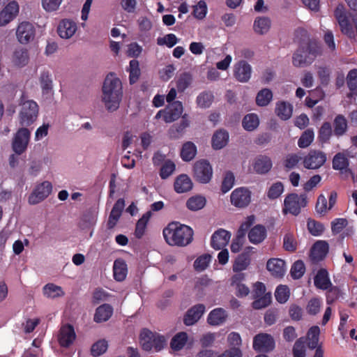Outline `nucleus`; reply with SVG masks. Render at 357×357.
<instances>
[{
  "mask_svg": "<svg viewBox=\"0 0 357 357\" xmlns=\"http://www.w3.org/2000/svg\"><path fill=\"white\" fill-rule=\"evenodd\" d=\"M156 333L144 329L140 334V343L143 349L150 351L153 349V345L155 340Z\"/></svg>",
  "mask_w": 357,
  "mask_h": 357,
  "instance_id": "4c0bfd02",
  "label": "nucleus"
},
{
  "mask_svg": "<svg viewBox=\"0 0 357 357\" xmlns=\"http://www.w3.org/2000/svg\"><path fill=\"white\" fill-rule=\"evenodd\" d=\"M39 107L36 102L22 96L19 102L17 118L22 128L34 123L38 116Z\"/></svg>",
  "mask_w": 357,
  "mask_h": 357,
  "instance_id": "7ed1b4c3",
  "label": "nucleus"
},
{
  "mask_svg": "<svg viewBox=\"0 0 357 357\" xmlns=\"http://www.w3.org/2000/svg\"><path fill=\"white\" fill-rule=\"evenodd\" d=\"M245 279V275L244 273H236L231 278V286L239 297L246 296L250 293V289L244 283Z\"/></svg>",
  "mask_w": 357,
  "mask_h": 357,
  "instance_id": "4be33fe9",
  "label": "nucleus"
},
{
  "mask_svg": "<svg viewBox=\"0 0 357 357\" xmlns=\"http://www.w3.org/2000/svg\"><path fill=\"white\" fill-rule=\"evenodd\" d=\"M29 61V52L25 49L17 50L14 52L12 62L17 68L26 66Z\"/></svg>",
  "mask_w": 357,
  "mask_h": 357,
  "instance_id": "e433bc0d",
  "label": "nucleus"
},
{
  "mask_svg": "<svg viewBox=\"0 0 357 357\" xmlns=\"http://www.w3.org/2000/svg\"><path fill=\"white\" fill-rule=\"evenodd\" d=\"M52 185L48 181L38 183L29 197L28 202L35 205L45 200L52 193Z\"/></svg>",
  "mask_w": 357,
  "mask_h": 357,
  "instance_id": "1a4fd4ad",
  "label": "nucleus"
},
{
  "mask_svg": "<svg viewBox=\"0 0 357 357\" xmlns=\"http://www.w3.org/2000/svg\"><path fill=\"white\" fill-rule=\"evenodd\" d=\"M252 167L256 173L263 174L270 171L272 167V162L268 157L259 155L253 160Z\"/></svg>",
  "mask_w": 357,
  "mask_h": 357,
  "instance_id": "c756f323",
  "label": "nucleus"
},
{
  "mask_svg": "<svg viewBox=\"0 0 357 357\" xmlns=\"http://www.w3.org/2000/svg\"><path fill=\"white\" fill-rule=\"evenodd\" d=\"M284 185L282 182L278 181L273 183L268 188L266 195L269 199H275L281 196L284 192Z\"/></svg>",
  "mask_w": 357,
  "mask_h": 357,
  "instance_id": "09e8293b",
  "label": "nucleus"
},
{
  "mask_svg": "<svg viewBox=\"0 0 357 357\" xmlns=\"http://www.w3.org/2000/svg\"><path fill=\"white\" fill-rule=\"evenodd\" d=\"M314 284L317 288L322 289H326L331 286V283L326 270L321 269L318 271L314 278Z\"/></svg>",
  "mask_w": 357,
  "mask_h": 357,
  "instance_id": "79ce46f5",
  "label": "nucleus"
},
{
  "mask_svg": "<svg viewBox=\"0 0 357 357\" xmlns=\"http://www.w3.org/2000/svg\"><path fill=\"white\" fill-rule=\"evenodd\" d=\"M77 25L75 22L70 19H62L59 21L56 32L60 38L63 39H70L76 33Z\"/></svg>",
  "mask_w": 357,
  "mask_h": 357,
  "instance_id": "a211bd4d",
  "label": "nucleus"
},
{
  "mask_svg": "<svg viewBox=\"0 0 357 357\" xmlns=\"http://www.w3.org/2000/svg\"><path fill=\"white\" fill-rule=\"evenodd\" d=\"M230 201L237 208H245L251 202V192L245 187L237 188L231 193Z\"/></svg>",
  "mask_w": 357,
  "mask_h": 357,
  "instance_id": "f8f14e48",
  "label": "nucleus"
},
{
  "mask_svg": "<svg viewBox=\"0 0 357 357\" xmlns=\"http://www.w3.org/2000/svg\"><path fill=\"white\" fill-rule=\"evenodd\" d=\"M307 226L309 232L314 236L321 235L325 229L323 224L311 219L308 220Z\"/></svg>",
  "mask_w": 357,
  "mask_h": 357,
  "instance_id": "680f3d73",
  "label": "nucleus"
},
{
  "mask_svg": "<svg viewBox=\"0 0 357 357\" xmlns=\"http://www.w3.org/2000/svg\"><path fill=\"white\" fill-rule=\"evenodd\" d=\"M267 236V231L264 226L257 225L252 227L248 234V238L253 245H259L261 243Z\"/></svg>",
  "mask_w": 357,
  "mask_h": 357,
  "instance_id": "a878e982",
  "label": "nucleus"
},
{
  "mask_svg": "<svg viewBox=\"0 0 357 357\" xmlns=\"http://www.w3.org/2000/svg\"><path fill=\"white\" fill-rule=\"evenodd\" d=\"M255 252V248L248 246L244 251L238 255L234 261L232 271L236 273L245 271L251 264V255Z\"/></svg>",
  "mask_w": 357,
  "mask_h": 357,
  "instance_id": "9b49d317",
  "label": "nucleus"
},
{
  "mask_svg": "<svg viewBox=\"0 0 357 357\" xmlns=\"http://www.w3.org/2000/svg\"><path fill=\"white\" fill-rule=\"evenodd\" d=\"M76 339L74 328L70 325L63 326L59 332L58 340L63 347H68L73 344Z\"/></svg>",
  "mask_w": 357,
  "mask_h": 357,
  "instance_id": "b1692460",
  "label": "nucleus"
},
{
  "mask_svg": "<svg viewBox=\"0 0 357 357\" xmlns=\"http://www.w3.org/2000/svg\"><path fill=\"white\" fill-rule=\"evenodd\" d=\"M43 294L47 298L55 299L64 296L65 291L61 286L47 283L43 287Z\"/></svg>",
  "mask_w": 357,
  "mask_h": 357,
  "instance_id": "7c9ffc66",
  "label": "nucleus"
},
{
  "mask_svg": "<svg viewBox=\"0 0 357 357\" xmlns=\"http://www.w3.org/2000/svg\"><path fill=\"white\" fill-rule=\"evenodd\" d=\"M235 177L232 172H226L222 181L221 190L223 193L229 191L234 185Z\"/></svg>",
  "mask_w": 357,
  "mask_h": 357,
  "instance_id": "774afa93",
  "label": "nucleus"
},
{
  "mask_svg": "<svg viewBox=\"0 0 357 357\" xmlns=\"http://www.w3.org/2000/svg\"><path fill=\"white\" fill-rule=\"evenodd\" d=\"M208 13V7L204 0H200L192 7V15L199 20H204Z\"/></svg>",
  "mask_w": 357,
  "mask_h": 357,
  "instance_id": "a18cd8bd",
  "label": "nucleus"
},
{
  "mask_svg": "<svg viewBox=\"0 0 357 357\" xmlns=\"http://www.w3.org/2000/svg\"><path fill=\"white\" fill-rule=\"evenodd\" d=\"M259 124V119L255 114H248L245 115L243 119L242 125L243 128L247 131H252L255 130Z\"/></svg>",
  "mask_w": 357,
  "mask_h": 357,
  "instance_id": "37998d69",
  "label": "nucleus"
},
{
  "mask_svg": "<svg viewBox=\"0 0 357 357\" xmlns=\"http://www.w3.org/2000/svg\"><path fill=\"white\" fill-rule=\"evenodd\" d=\"M176 165L174 162L167 160L162 164L160 171V176L162 179H166L169 177L175 171Z\"/></svg>",
  "mask_w": 357,
  "mask_h": 357,
  "instance_id": "052dcab7",
  "label": "nucleus"
},
{
  "mask_svg": "<svg viewBox=\"0 0 357 357\" xmlns=\"http://www.w3.org/2000/svg\"><path fill=\"white\" fill-rule=\"evenodd\" d=\"M205 312V306L203 304H197L189 309L185 317L184 324L186 326H192L197 323Z\"/></svg>",
  "mask_w": 357,
  "mask_h": 357,
  "instance_id": "393cba45",
  "label": "nucleus"
},
{
  "mask_svg": "<svg viewBox=\"0 0 357 357\" xmlns=\"http://www.w3.org/2000/svg\"><path fill=\"white\" fill-rule=\"evenodd\" d=\"M228 314L226 310L218 307L211 311L207 317L208 324L214 326L222 325L227 319Z\"/></svg>",
  "mask_w": 357,
  "mask_h": 357,
  "instance_id": "cd10ccee",
  "label": "nucleus"
},
{
  "mask_svg": "<svg viewBox=\"0 0 357 357\" xmlns=\"http://www.w3.org/2000/svg\"><path fill=\"white\" fill-rule=\"evenodd\" d=\"M332 135V128L328 122H325L319 130V139L322 142H326Z\"/></svg>",
  "mask_w": 357,
  "mask_h": 357,
  "instance_id": "69168bd1",
  "label": "nucleus"
},
{
  "mask_svg": "<svg viewBox=\"0 0 357 357\" xmlns=\"http://www.w3.org/2000/svg\"><path fill=\"white\" fill-rule=\"evenodd\" d=\"M17 1H11L0 10V26H5L12 22L19 13Z\"/></svg>",
  "mask_w": 357,
  "mask_h": 357,
  "instance_id": "dca6fc26",
  "label": "nucleus"
},
{
  "mask_svg": "<svg viewBox=\"0 0 357 357\" xmlns=\"http://www.w3.org/2000/svg\"><path fill=\"white\" fill-rule=\"evenodd\" d=\"M292 353L294 357H305L306 347L303 337L298 339L293 347Z\"/></svg>",
  "mask_w": 357,
  "mask_h": 357,
  "instance_id": "bf43d9fd",
  "label": "nucleus"
},
{
  "mask_svg": "<svg viewBox=\"0 0 357 357\" xmlns=\"http://www.w3.org/2000/svg\"><path fill=\"white\" fill-rule=\"evenodd\" d=\"M192 176L194 180L201 184L209 183L213 177V169L206 159L197 160L192 165Z\"/></svg>",
  "mask_w": 357,
  "mask_h": 357,
  "instance_id": "423d86ee",
  "label": "nucleus"
},
{
  "mask_svg": "<svg viewBox=\"0 0 357 357\" xmlns=\"http://www.w3.org/2000/svg\"><path fill=\"white\" fill-rule=\"evenodd\" d=\"M211 260V256L208 254H204L199 257L194 262V268L197 271H203L205 270Z\"/></svg>",
  "mask_w": 357,
  "mask_h": 357,
  "instance_id": "13d9d810",
  "label": "nucleus"
},
{
  "mask_svg": "<svg viewBox=\"0 0 357 357\" xmlns=\"http://www.w3.org/2000/svg\"><path fill=\"white\" fill-rule=\"evenodd\" d=\"M63 0H41L42 8L47 13H55L61 8Z\"/></svg>",
  "mask_w": 357,
  "mask_h": 357,
  "instance_id": "de8ad7c7",
  "label": "nucleus"
},
{
  "mask_svg": "<svg viewBox=\"0 0 357 357\" xmlns=\"http://www.w3.org/2000/svg\"><path fill=\"white\" fill-rule=\"evenodd\" d=\"M293 113V106L289 102L280 101L276 103L275 114L282 120L291 118Z\"/></svg>",
  "mask_w": 357,
  "mask_h": 357,
  "instance_id": "f704fd0d",
  "label": "nucleus"
},
{
  "mask_svg": "<svg viewBox=\"0 0 357 357\" xmlns=\"http://www.w3.org/2000/svg\"><path fill=\"white\" fill-rule=\"evenodd\" d=\"M192 181L187 174H180L174 181V188L177 193L187 192L192 190Z\"/></svg>",
  "mask_w": 357,
  "mask_h": 357,
  "instance_id": "c85d7f7f",
  "label": "nucleus"
},
{
  "mask_svg": "<svg viewBox=\"0 0 357 357\" xmlns=\"http://www.w3.org/2000/svg\"><path fill=\"white\" fill-rule=\"evenodd\" d=\"M256 300L252 306L255 309H261L268 306L271 302V294L267 293L260 297H255Z\"/></svg>",
  "mask_w": 357,
  "mask_h": 357,
  "instance_id": "338daca9",
  "label": "nucleus"
},
{
  "mask_svg": "<svg viewBox=\"0 0 357 357\" xmlns=\"http://www.w3.org/2000/svg\"><path fill=\"white\" fill-rule=\"evenodd\" d=\"M163 236L165 241L172 246H186L193 238L192 229L178 222L169 223L163 229Z\"/></svg>",
  "mask_w": 357,
  "mask_h": 357,
  "instance_id": "f03ea898",
  "label": "nucleus"
},
{
  "mask_svg": "<svg viewBox=\"0 0 357 357\" xmlns=\"http://www.w3.org/2000/svg\"><path fill=\"white\" fill-rule=\"evenodd\" d=\"M320 328L317 326H312L307 333V346L310 349H315L318 347Z\"/></svg>",
  "mask_w": 357,
  "mask_h": 357,
  "instance_id": "a19ab883",
  "label": "nucleus"
},
{
  "mask_svg": "<svg viewBox=\"0 0 357 357\" xmlns=\"http://www.w3.org/2000/svg\"><path fill=\"white\" fill-rule=\"evenodd\" d=\"M178 38L174 33H168L163 37H159L157 39L158 45H166L168 47H174L178 43Z\"/></svg>",
  "mask_w": 357,
  "mask_h": 357,
  "instance_id": "e2e57ef3",
  "label": "nucleus"
},
{
  "mask_svg": "<svg viewBox=\"0 0 357 357\" xmlns=\"http://www.w3.org/2000/svg\"><path fill=\"white\" fill-rule=\"evenodd\" d=\"M231 236V234L229 231L224 229H219L212 234L211 245L216 250H221L228 244Z\"/></svg>",
  "mask_w": 357,
  "mask_h": 357,
  "instance_id": "aec40b11",
  "label": "nucleus"
},
{
  "mask_svg": "<svg viewBox=\"0 0 357 357\" xmlns=\"http://www.w3.org/2000/svg\"><path fill=\"white\" fill-rule=\"evenodd\" d=\"M128 274L127 264L123 259H118L114 261L113 265V275L115 280L123 281Z\"/></svg>",
  "mask_w": 357,
  "mask_h": 357,
  "instance_id": "2f4dec72",
  "label": "nucleus"
},
{
  "mask_svg": "<svg viewBox=\"0 0 357 357\" xmlns=\"http://www.w3.org/2000/svg\"><path fill=\"white\" fill-rule=\"evenodd\" d=\"M305 271L304 263L301 260H298L292 265L290 273L293 278L298 279L303 275Z\"/></svg>",
  "mask_w": 357,
  "mask_h": 357,
  "instance_id": "0e129e2a",
  "label": "nucleus"
},
{
  "mask_svg": "<svg viewBox=\"0 0 357 357\" xmlns=\"http://www.w3.org/2000/svg\"><path fill=\"white\" fill-rule=\"evenodd\" d=\"M273 98V93L271 90L264 89L257 95L256 102L257 105L263 107L269 104Z\"/></svg>",
  "mask_w": 357,
  "mask_h": 357,
  "instance_id": "603ef678",
  "label": "nucleus"
},
{
  "mask_svg": "<svg viewBox=\"0 0 357 357\" xmlns=\"http://www.w3.org/2000/svg\"><path fill=\"white\" fill-rule=\"evenodd\" d=\"M333 126L334 133L336 136H342L347 132V122L346 119L342 115H338L335 117Z\"/></svg>",
  "mask_w": 357,
  "mask_h": 357,
  "instance_id": "49530a36",
  "label": "nucleus"
},
{
  "mask_svg": "<svg viewBox=\"0 0 357 357\" xmlns=\"http://www.w3.org/2000/svg\"><path fill=\"white\" fill-rule=\"evenodd\" d=\"M349 161L342 153H337L333 159V167L337 170H343L347 168Z\"/></svg>",
  "mask_w": 357,
  "mask_h": 357,
  "instance_id": "5fc2aeb1",
  "label": "nucleus"
},
{
  "mask_svg": "<svg viewBox=\"0 0 357 357\" xmlns=\"http://www.w3.org/2000/svg\"><path fill=\"white\" fill-rule=\"evenodd\" d=\"M307 203V197L305 195L289 194L284 199L282 213L297 215L300 213L301 209L306 206Z\"/></svg>",
  "mask_w": 357,
  "mask_h": 357,
  "instance_id": "0eeeda50",
  "label": "nucleus"
},
{
  "mask_svg": "<svg viewBox=\"0 0 357 357\" xmlns=\"http://www.w3.org/2000/svg\"><path fill=\"white\" fill-rule=\"evenodd\" d=\"M213 101V95L210 92H204L197 98V104L201 108H208Z\"/></svg>",
  "mask_w": 357,
  "mask_h": 357,
  "instance_id": "4d7b16f0",
  "label": "nucleus"
},
{
  "mask_svg": "<svg viewBox=\"0 0 357 357\" xmlns=\"http://www.w3.org/2000/svg\"><path fill=\"white\" fill-rule=\"evenodd\" d=\"M326 160L327 156L324 152L312 149L303 158V165L305 169L315 170L324 166Z\"/></svg>",
  "mask_w": 357,
  "mask_h": 357,
  "instance_id": "6e6552de",
  "label": "nucleus"
},
{
  "mask_svg": "<svg viewBox=\"0 0 357 357\" xmlns=\"http://www.w3.org/2000/svg\"><path fill=\"white\" fill-rule=\"evenodd\" d=\"M113 309L108 304L99 306L95 312L93 320L96 323L107 321L112 315Z\"/></svg>",
  "mask_w": 357,
  "mask_h": 357,
  "instance_id": "72a5a7b5",
  "label": "nucleus"
},
{
  "mask_svg": "<svg viewBox=\"0 0 357 357\" xmlns=\"http://www.w3.org/2000/svg\"><path fill=\"white\" fill-rule=\"evenodd\" d=\"M229 140V135L227 131L218 130L211 137V146L214 150H220L227 145Z\"/></svg>",
  "mask_w": 357,
  "mask_h": 357,
  "instance_id": "bb28decb",
  "label": "nucleus"
},
{
  "mask_svg": "<svg viewBox=\"0 0 357 357\" xmlns=\"http://www.w3.org/2000/svg\"><path fill=\"white\" fill-rule=\"evenodd\" d=\"M39 83L42 94L46 98H51L54 95L53 79L52 73L48 69H43L39 75Z\"/></svg>",
  "mask_w": 357,
  "mask_h": 357,
  "instance_id": "f3484780",
  "label": "nucleus"
},
{
  "mask_svg": "<svg viewBox=\"0 0 357 357\" xmlns=\"http://www.w3.org/2000/svg\"><path fill=\"white\" fill-rule=\"evenodd\" d=\"M197 146L191 142H185L181 151V157L184 161L192 160L197 155Z\"/></svg>",
  "mask_w": 357,
  "mask_h": 357,
  "instance_id": "ea45409f",
  "label": "nucleus"
},
{
  "mask_svg": "<svg viewBox=\"0 0 357 357\" xmlns=\"http://www.w3.org/2000/svg\"><path fill=\"white\" fill-rule=\"evenodd\" d=\"M271 26L269 18L266 17H257L253 24V29L255 32L259 35H264L268 32Z\"/></svg>",
  "mask_w": 357,
  "mask_h": 357,
  "instance_id": "c9c22d12",
  "label": "nucleus"
},
{
  "mask_svg": "<svg viewBox=\"0 0 357 357\" xmlns=\"http://www.w3.org/2000/svg\"><path fill=\"white\" fill-rule=\"evenodd\" d=\"M275 348L273 337L267 333H259L254 337L253 349L257 351L268 352Z\"/></svg>",
  "mask_w": 357,
  "mask_h": 357,
  "instance_id": "2eb2a0df",
  "label": "nucleus"
},
{
  "mask_svg": "<svg viewBox=\"0 0 357 357\" xmlns=\"http://www.w3.org/2000/svg\"><path fill=\"white\" fill-rule=\"evenodd\" d=\"M129 73V81L131 84L137 82L139 78L141 71L138 61L133 59L130 61L129 66L127 68Z\"/></svg>",
  "mask_w": 357,
  "mask_h": 357,
  "instance_id": "c03bdc74",
  "label": "nucleus"
},
{
  "mask_svg": "<svg viewBox=\"0 0 357 357\" xmlns=\"http://www.w3.org/2000/svg\"><path fill=\"white\" fill-rule=\"evenodd\" d=\"M234 76L240 82H247L251 77L252 67L245 61L236 62L233 68Z\"/></svg>",
  "mask_w": 357,
  "mask_h": 357,
  "instance_id": "6ab92c4d",
  "label": "nucleus"
},
{
  "mask_svg": "<svg viewBox=\"0 0 357 357\" xmlns=\"http://www.w3.org/2000/svg\"><path fill=\"white\" fill-rule=\"evenodd\" d=\"M123 84L121 79L114 73H109L102 87V102L105 109L113 112L116 111L123 98Z\"/></svg>",
  "mask_w": 357,
  "mask_h": 357,
  "instance_id": "f257e3e1",
  "label": "nucleus"
},
{
  "mask_svg": "<svg viewBox=\"0 0 357 357\" xmlns=\"http://www.w3.org/2000/svg\"><path fill=\"white\" fill-rule=\"evenodd\" d=\"M206 203L205 197L202 195H195L190 197L186 202V207L192 211H197L202 209Z\"/></svg>",
  "mask_w": 357,
  "mask_h": 357,
  "instance_id": "58836bf2",
  "label": "nucleus"
},
{
  "mask_svg": "<svg viewBox=\"0 0 357 357\" xmlns=\"http://www.w3.org/2000/svg\"><path fill=\"white\" fill-rule=\"evenodd\" d=\"M17 41L26 45L33 40L35 36V29L32 24L28 22H22L20 23L16 29L15 32Z\"/></svg>",
  "mask_w": 357,
  "mask_h": 357,
  "instance_id": "4468645a",
  "label": "nucleus"
},
{
  "mask_svg": "<svg viewBox=\"0 0 357 357\" xmlns=\"http://www.w3.org/2000/svg\"><path fill=\"white\" fill-rule=\"evenodd\" d=\"M150 216L151 213L150 212H148L143 215V216L137 222L135 231V235L137 238H140L144 236Z\"/></svg>",
  "mask_w": 357,
  "mask_h": 357,
  "instance_id": "8fccbe9b",
  "label": "nucleus"
},
{
  "mask_svg": "<svg viewBox=\"0 0 357 357\" xmlns=\"http://www.w3.org/2000/svg\"><path fill=\"white\" fill-rule=\"evenodd\" d=\"M328 252V245L324 241H317L311 250V257L314 260H321Z\"/></svg>",
  "mask_w": 357,
  "mask_h": 357,
  "instance_id": "473e14b6",
  "label": "nucleus"
},
{
  "mask_svg": "<svg viewBox=\"0 0 357 357\" xmlns=\"http://www.w3.org/2000/svg\"><path fill=\"white\" fill-rule=\"evenodd\" d=\"M290 296V291L287 286L280 284L275 291V297L278 302L280 303H286Z\"/></svg>",
  "mask_w": 357,
  "mask_h": 357,
  "instance_id": "864d4df0",
  "label": "nucleus"
},
{
  "mask_svg": "<svg viewBox=\"0 0 357 357\" xmlns=\"http://www.w3.org/2000/svg\"><path fill=\"white\" fill-rule=\"evenodd\" d=\"M183 112V105L180 101H174L169 104L164 110H160L155 118L162 116L164 121L170 123L178 119Z\"/></svg>",
  "mask_w": 357,
  "mask_h": 357,
  "instance_id": "ddd939ff",
  "label": "nucleus"
},
{
  "mask_svg": "<svg viewBox=\"0 0 357 357\" xmlns=\"http://www.w3.org/2000/svg\"><path fill=\"white\" fill-rule=\"evenodd\" d=\"M314 132L312 129H307L303 132L298 140V146L301 149L308 147L313 142Z\"/></svg>",
  "mask_w": 357,
  "mask_h": 357,
  "instance_id": "3c124183",
  "label": "nucleus"
},
{
  "mask_svg": "<svg viewBox=\"0 0 357 357\" xmlns=\"http://www.w3.org/2000/svg\"><path fill=\"white\" fill-rule=\"evenodd\" d=\"M107 341L104 339L99 340L91 346V352L93 356H99L103 354L107 350Z\"/></svg>",
  "mask_w": 357,
  "mask_h": 357,
  "instance_id": "6e6d98bb",
  "label": "nucleus"
},
{
  "mask_svg": "<svg viewBox=\"0 0 357 357\" xmlns=\"http://www.w3.org/2000/svg\"><path fill=\"white\" fill-rule=\"evenodd\" d=\"M193 343V339H190L186 333L180 332L172 337L170 347L173 351H178L183 349L185 346L187 347H191Z\"/></svg>",
  "mask_w": 357,
  "mask_h": 357,
  "instance_id": "5701e85b",
  "label": "nucleus"
},
{
  "mask_svg": "<svg viewBox=\"0 0 357 357\" xmlns=\"http://www.w3.org/2000/svg\"><path fill=\"white\" fill-rule=\"evenodd\" d=\"M321 50L316 43L309 45L306 48L298 50L293 55L292 63L295 67L303 68L312 63L319 55Z\"/></svg>",
  "mask_w": 357,
  "mask_h": 357,
  "instance_id": "39448f33",
  "label": "nucleus"
},
{
  "mask_svg": "<svg viewBox=\"0 0 357 357\" xmlns=\"http://www.w3.org/2000/svg\"><path fill=\"white\" fill-rule=\"evenodd\" d=\"M266 268L270 274L276 278H282L287 271L285 261L279 258H271L266 263Z\"/></svg>",
  "mask_w": 357,
  "mask_h": 357,
  "instance_id": "412c9836",
  "label": "nucleus"
},
{
  "mask_svg": "<svg viewBox=\"0 0 357 357\" xmlns=\"http://www.w3.org/2000/svg\"><path fill=\"white\" fill-rule=\"evenodd\" d=\"M334 15L341 32L348 38L357 40V15L352 17L354 29L349 22L346 8L343 5L340 4L336 7Z\"/></svg>",
  "mask_w": 357,
  "mask_h": 357,
  "instance_id": "20e7f679",
  "label": "nucleus"
},
{
  "mask_svg": "<svg viewBox=\"0 0 357 357\" xmlns=\"http://www.w3.org/2000/svg\"><path fill=\"white\" fill-rule=\"evenodd\" d=\"M30 135L31 132L26 128H21L17 131L12 142V149L15 153L21 155L25 152L29 142Z\"/></svg>",
  "mask_w": 357,
  "mask_h": 357,
  "instance_id": "9d476101",
  "label": "nucleus"
}]
</instances>
